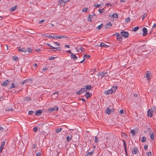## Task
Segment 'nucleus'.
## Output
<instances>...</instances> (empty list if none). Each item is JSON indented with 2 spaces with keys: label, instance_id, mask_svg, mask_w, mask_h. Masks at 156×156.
I'll use <instances>...</instances> for the list:
<instances>
[{
  "label": "nucleus",
  "instance_id": "09e8293b",
  "mask_svg": "<svg viewBox=\"0 0 156 156\" xmlns=\"http://www.w3.org/2000/svg\"><path fill=\"white\" fill-rule=\"evenodd\" d=\"M13 110V108H6L5 110V111H12Z\"/></svg>",
  "mask_w": 156,
  "mask_h": 156
},
{
  "label": "nucleus",
  "instance_id": "ea45409f",
  "mask_svg": "<svg viewBox=\"0 0 156 156\" xmlns=\"http://www.w3.org/2000/svg\"><path fill=\"white\" fill-rule=\"evenodd\" d=\"M130 133L133 135H135L136 133L134 129H132L131 130Z\"/></svg>",
  "mask_w": 156,
  "mask_h": 156
},
{
  "label": "nucleus",
  "instance_id": "dca6fc26",
  "mask_svg": "<svg viewBox=\"0 0 156 156\" xmlns=\"http://www.w3.org/2000/svg\"><path fill=\"white\" fill-rule=\"evenodd\" d=\"M138 151L137 148L134 147L133 148V150L132 151V153L133 154H136L137 153Z\"/></svg>",
  "mask_w": 156,
  "mask_h": 156
},
{
  "label": "nucleus",
  "instance_id": "9b49d317",
  "mask_svg": "<svg viewBox=\"0 0 156 156\" xmlns=\"http://www.w3.org/2000/svg\"><path fill=\"white\" fill-rule=\"evenodd\" d=\"M143 31V35L144 36H145L147 34V28L145 27H144L142 29Z\"/></svg>",
  "mask_w": 156,
  "mask_h": 156
},
{
  "label": "nucleus",
  "instance_id": "58836bf2",
  "mask_svg": "<svg viewBox=\"0 0 156 156\" xmlns=\"http://www.w3.org/2000/svg\"><path fill=\"white\" fill-rule=\"evenodd\" d=\"M62 129V128H59L57 129H55V132L57 133H58L61 132Z\"/></svg>",
  "mask_w": 156,
  "mask_h": 156
},
{
  "label": "nucleus",
  "instance_id": "de8ad7c7",
  "mask_svg": "<svg viewBox=\"0 0 156 156\" xmlns=\"http://www.w3.org/2000/svg\"><path fill=\"white\" fill-rule=\"evenodd\" d=\"M56 58L54 57H49L48 59L50 60H54Z\"/></svg>",
  "mask_w": 156,
  "mask_h": 156
},
{
  "label": "nucleus",
  "instance_id": "49530a36",
  "mask_svg": "<svg viewBox=\"0 0 156 156\" xmlns=\"http://www.w3.org/2000/svg\"><path fill=\"white\" fill-rule=\"evenodd\" d=\"M130 20V19L129 17H128L125 20V21L127 22V23L129 22Z\"/></svg>",
  "mask_w": 156,
  "mask_h": 156
},
{
  "label": "nucleus",
  "instance_id": "4468645a",
  "mask_svg": "<svg viewBox=\"0 0 156 156\" xmlns=\"http://www.w3.org/2000/svg\"><path fill=\"white\" fill-rule=\"evenodd\" d=\"M42 113V111L41 109H39L37 111L36 113H35V115H36L38 116L41 115Z\"/></svg>",
  "mask_w": 156,
  "mask_h": 156
},
{
  "label": "nucleus",
  "instance_id": "6ab92c4d",
  "mask_svg": "<svg viewBox=\"0 0 156 156\" xmlns=\"http://www.w3.org/2000/svg\"><path fill=\"white\" fill-rule=\"evenodd\" d=\"M71 57L74 60H76L77 58V57L76 56V55L73 54V53H72L71 54Z\"/></svg>",
  "mask_w": 156,
  "mask_h": 156
},
{
  "label": "nucleus",
  "instance_id": "2eb2a0df",
  "mask_svg": "<svg viewBox=\"0 0 156 156\" xmlns=\"http://www.w3.org/2000/svg\"><path fill=\"white\" fill-rule=\"evenodd\" d=\"M112 91V90H111V89L105 91V94H111L113 93Z\"/></svg>",
  "mask_w": 156,
  "mask_h": 156
},
{
  "label": "nucleus",
  "instance_id": "bb28decb",
  "mask_svg": "<svg viewBox=\"0 0 156 156\" xmlns=\"http://www.w3.org/2000/svg\"><path fill=\"white\" fill-rule=\"evenodd\" d=\"M72 139V136L71 135H68L67 136L66 138V140L68 142L70 141Z\"/></svg>",
  "mask_w": 156,
  "mask_h": 156
},
{
  "label": "nucleus",
  "instance_id": "c756f323",
  "mask_svg": "<svg viewBox=\"0 0 156 156\" xmlns=\"http://www.w3.org/2000/svg\"><path fill=\"white\" fill-rule=\"evenodd\" d=\"M117 88V87H115L113 86L112 87V88L111 89V90H112V92L113 93L116 90Z\"/></svg>",
  "mask_w": 156,
  "mask_h": 156
},
{
  "label": "nucleus",
  "instance_id": "cd10ccee",
  "mask_svg": "<svg viewBox=\"0 0 156 156\" xmlns=\"http://www.w3.org/2000/svg\"><path fill=\"white\" fill-rule=\"evenodd\" d=\"M150 73L148 71H147V74L146 75V77L147 78L148 80H149L150 79Z\"/></svg>",
  "mask_w": 156,
  "mask_h": 156
},
{
  "label": "nucleus",
  "instance_id": "c03bdc74",
  "mask_svg": "<svg viewBox=\"0 0 156 156\" xmlns=\"http://www.w3.org/2000/svg\"><path fill=\"white\" fill-rule=\"evenodd\" d=\"M105 11V9H99L98 10V11L100 13H102L104 12Z\"/></svg>",
  "mask_w": 156,
  "mask_h": 156
},
{
  "label": "nucleus",
  "instance_id": "1a4fd4ad",
  "mask_svg": "<svg viewBox=\"0 0 156 156\" xmlns=\"http://www.w3.org/2000/svg\"><path fill=\"white\" fill-rule=\"evenodd\" d=\"M149 134L151 140H154V135L153 132L152 130L150 131L149 132Z\"/></svg>",
  "mask_w": 156,
  "mask_h": 156
},
{
  "label": "nucleus",
  "instance_id": "72a5a7b5",
  "mask_svg": "<svg viewBox=\"0 0 156 156\" xmlns=\"http://www.w3.org/2000/svg\"><path fill=\"white\" fill-rule=\"evenodd\" d=\"M22 52H27V49L26 48H22L21 49H20V50Z\"/></svg>",
  "mask_w": 156,
  "mask_h": 156
},
{
  "label": "nucleus",
  "instance_id": "473e14b6",
  "mask_svg": "<svg viewBox=\"0 0 156 156\" xmlns=\"http://www.w3.org/2000/svg\"><path fill=\"white\" fill-rule=\"evenodd\" d=\"M139 29V27H134L132 29V31H136Z\"/></svg>",
  "mask_w": 156,
  "mask_h": 156
},
{
  "label": "nucleus",
  "instance_id": "f257e3e1",
  "mask_svg": "<svg viewBox=\"0 0 156 156\" xmlns=\"http://www.w3.org/2000/svg\"><path fill=\"white\" fill-rule=\"evenodd\" d=\"M84 49L82 47H80L79 48V52H80V53H81V52H83V55H84V56H83V59L82 60L80 61V62H79V63H82L83 62V61H84L85 59L87 58L88 59L90 58V56L89 55H85V53H84Z\"/></svg>",
  "mask_w": 156,
  "mask_h": 156
},
{
  "label": "nucleus",
  "instance_id": "4be33fe9",
  "mask_svg": "<svg viewBox=\"0 0 156 156\" xmlns=\"http://www.w3.org/2000/svg\"><path fill=\"white\" fill-rule=\"evenodd\" d=\"M98 76L100 75L101 76V78L105 76L104 74V72H100L98 73Z\"/></svg>",
  "mask_w": 156,
  "mask_h": 156
},
{
  "label": "nucleus",
  "instance_id": "b1692460",
  "mask_svg": "<svg viewBox=\"0 0 156 156\" xmlns=\"http://www.w3.org/2000/svg\"><path fill=\"white\" fill-rule=\"evenodd\" d=\"M86 88V90H89L91 89L92 87L90 85H87L86 86H84Z\"/></svg>",
  "mask_w": 156,
  "mask_h": 156
},
{
  "label": "nucleus",
  "instance_id": "338daca9",
  "mask_svg": "<svg viewBox=\"0 0 156 156\" xmlns=\"http://www.w3.org/2000/svg\"><path fill=\"white\" fill-rule=\"evenodd\" d=\"M54 43L55 44L58 46H59L60 45V43H58V42H54Z\"/></svg>",
  "mask_w": 156,
  "mask_h": 156
},
{
  "label": "nucleus",
  "instance_id": "412c9836",
  "mask_svg": "<svg viewBox=\"0 0 156 156\" xmlns=\"http://www.w3.org/2000/svg\"><path fill=\"white\" fill-rule=\"evenodd\" d=\"M100 46L101 47H104L105 48L108 47L109 46V45H108L102 42L100 44Z\"/></svg>",
  "mask_w": 156,
  "mask_h": 156
},
{
  "label": "nucleus",
  "instance_id": "7ed1b4c3",
  "mask_svg": "<svg viewBox=\"0 0 156 156\" xmlns=\"http://www.w3.org/2000/svg\"><path fill=\"white\" fill-rule=\"evenodd\" d=\"M121 34L122 36L125 38H127L129 37V34L127 31H121Z\"/></svg>",
  "mask_w": 156,
  "mask_h": 156
},
{
  "label": "nucleus",
  "instance_id": "9d476101",
  "mask_svg": "<svg viewBox=\"0 0 156 156\" xmlns=\"http://www.w3.org/2000/svg\"><path fill=\"white\" fill-rule=\"evenodd\" d=\"M86 99H87L90 97L92 96V94L90 93L89 91H87L86 92V94L84 95Z\"/></svg>",
  "mask_w": 156,
  "mask_h": 156
},
{
  "label": "nucleus",
  "instance_id": "a19ab883",
  "mask_svg": "<svg viewBox=\"0 0 156 156\" xmlns=\"http://www.w3.org/2000/svg\"><path fill=\"white\" fill-rule=\"evenodd\" d=\"M38 130V127L37 126H35L33 128V131L34 132H36Z\"/></svg>",
  "mask_w": 156,
  "mask_h": 156
},
{
  "label": "nucleus",
  "instance_id": "aec40b11",
  "mask_svg": "<svg viewBox=\"0 0 156 156\" xmlns=\"http://www.w3.org/2000/svg\"><path fill=\"white\" fill-rule=\"evenodd\" d=\"M17 5H15L13 7H11L10 9V11L11 12L14 11L16 10V9L17 8Z\"/></svg>",
  "mask_w": 156,
  "mask_h": 156
},
{
  "label": "nucleus",
  "instance_id": "423d86ee",
  "mask_svg": "<svg viewBox=\"0 0 156 156\" xmlns=\"http://www.w3.org/2000/svg\"><path fill=\"white\" fill-rule=\"evenodd\" d=\"M153 111L151 110L150 109H149L147 112L148 116L150 117H152L153 116Z\"/></svg>",
  "mask_w": 156,
  "mask_h": 156
},
{
  "label": "nucleus",
  "instance_id": "393cba45",
  "mask_svg": "<svg viewBox=\"0 0 156 156\" xmlns=\"http://www.w3.org/2000/svg\"><path fill=\"white\" fill-rule=\"evenodd\" d=\"M12 59L14 61H17L19 60L18 57L15 56H13L12 57Z\"/></svg>",
  "mask_w": 156,
  "mask_h": 156
},
{
  "label": "nucleus",
  "instance_id": "39448f33",
  "mask_svg": "<svg viewBox=\"0 0 156 156\" xmlns=\"http://www.w3.org/2000/svg\"><path fill=\"white\" fill-rule=\"evenodd\" d=\"M116 35L117 40L119 42H121L122 40V35H120L118 33H116Z\"/></svg>",
  "mask_w": 156,
  "mask_h": 156
},
{
  "label": "nucleus",
  "instance_id": "69168bd1",
  "mask_svg": "<svg viewBox=\"0 0 156 156\" xmlns=\"http://www.w3.org/2000/svg\"><path fill=\"white\" fill-rule=\"evenodd\" d=\"M55 49H57V50L58 51H61V48L59 47L58 48H55Z\"/></svg>",
  "mask_w": 156,
  "mask_h": 156
},
{
  "label": "nucleus",
  "instance_id": "052dcab7",
  "mask_svg": "<svg viewBox=\"0 0 156 156\" xmlns=\"http://www.w3.org/2000/svg\"><path fill=\"white\" fill-rule=\"evenodd\" d=\"M36 154L37 156H41V153L40 152L36 153Z\"/></svg>",
  "mask_w": 156,
  "mask_h": 156
},
{
  "label": "nucleus",
  "instance_id": "e433bc0d",
  "mask_svg": "<svg viewBox=\"0 0 156 156\" xmlns=\"http://www.w3.org/2000/svg\"><path fill=\"white\" fill-rule=\"evenodd\" d=\"M41 36L42 37H46L50 38V35H47L45 34H41Z\"/></svg>",
  "mask_w": 156,
  "mask_h": 156
},
{
  "label": "nucleus",
  "instance_id": "7c9ffc66",
  "mask_svg": "<svg viewBox=\"0 0 156 156\" xmlns=\"http://www.w3.org/2000/svg\"><path fill=\"white\" fill-rule=\"evenodd\" d=\"M15 86L14 83V82H13L12 83L11 85L9 87V89H11L12 88L15 87Z\"/></svg>",
  "mask_w": 156,
  "mask_h": 156
},
{
  "label": "nucleus",
  "instance_id": "5fc2aeb1",
  "mask_svg": "<svg viewBox=\"0 0 156 156\" xmlns=\"http://www.w3.org/2000/svg\"><path fill=\"white\" fill-rule=\"evenodd\" d=\"M48 68V67L47 66H46V67L43 68L42 70L44 71H46V70H47Z\"/></svg>",
  "mask_w": 156,
  "mask_h": 156
},
{
  "label": "nucleus",
  "instance_id": "f03ea898",
  "mask_svg": "<svg viewBox=\"0 0 156 156\" xmlns=\"http://www.w3.org/2000/svg\"><path fill=\"white\" fill-rule=\"evenodd\" d=\"M55 110H58V108L56 106H54L53 108H50L47 110L50 113L52 112Z\"/></svg>",
  "mask_w": 156,
  "mask_h": 156
},
{
  "label": "nucleus",
  "instance_id": "864d4df0",
  "mask_svg": "<svg viewBox=\"0 0 156 156\" xmlns=\"http://www.w3.org/2000/svg\"><path fill=\"white\" fill-rule=\"evenodd\" d=\"M144 149L145 150H147L148 148L147 145H145L144 146Z\"/></svg>",
  "mask_w": 156,
  "mask_h": 156
},
{
  "label": "nucleus",
  "instance_id": "ddd939ff",
  "mask_svg": "<svg viewBox=\"0 0 156 156\" xmlns=\"http://www.w3.org/2000/svg\"><path fill=\"white\" fill-rule=\"evenodd\" d=\"M86 91V88H85V86L83 88H81V89L79 90V95H80L82 93Z\"/></svg>",
  "mask_w": 156,
  "mask_h": 156
},
{
  "label": "nucleus",
  "instance_id": "8fccbe9b",
  "mask_svg": "<svg viewBox=\"0 0 156 156\" xmlns=\"http://www.w3.org/2000/svg\"><path fill=\"white\" fill-rule=\"evenodd\" d=\"M101 5V4H96V3H95L94 5V6L97 8H98Z\"/></svg>",
  "mask_w": 156,
  "mask_h": 156
},
{
  "label": "nucleus",
  "instance_id": "2f4dec72",
  "mask_svg": "<svg viewBox=\"0 0 156 156\" xmlns=\"http://www.w3.org/2000/svg\"><path fill=\"white\" fill-rule=\"evenodd\" d=\"M30 80H31V79H28V80H25L22 83L21 82V83L22 84H25V83H26L27 82L29 81Z\"/></svg>",
  "mask_w": 156,
  "mask_h": 156
},
{
  "label": "nucleus",
  "instance_id": "774afa93",
  "mask_svg": "<svg viewBox=\"0 0 156 156\" xmlns=\"http://www.w3.org/2000/svg\"><path fill=\"white\" fill-rule=\"evenodd\" d=\"M123 109H122L120 111V114H123Z\"/></svg>",
  "mask_w": 156,
  "mask_h": 156
},
{
  "label": "nucleus",
  "instance_id": "37998d69",
  "mask_svg": "<svg viewBox=\"0 0 156 156\" xmlns=\"http://www.w3.org/2000/svg\"><path fill=\"white\" fill-rule=\"evenodd\" d=\"M87 8H84L82 9V11L83 12H87Z\"/></svg>",
  "mask_w": 156,
  "mask_h": 156
},
{
  "label": "nucleus",
  "instance_id": "680f3d73",
  "mask_svg": "<svg viewBox=\"0 0 156 156\" xmlns=\"http://www.w3.org/2000/svg\"><path fill=\"white\" fill-rule=\"evenodd\" d=\"M80 77H81L83 79L84 77V75L83 74H80Z\"/></svg>",
  "mask_w": 156,
  "mask_h": 156
},
{
  "label": "nucleus",
  "instance_id": "3c124183",
  "mask_svg": "<svg viewBox=\"0 0 156 156\" xmlns=\"http://www.w3.org/2000/svg\"><path fill=\"white\" fill-rule=\"evenodd\" d=\"M34 113V112L32 110L28 112V115H30Z\"/></svg>",
  "mask_w": 156,
  "mask_h": 156
},
{
  "label": "nucleus",
  "instance_id": "79ce46f5",
  "mask_svg": "<svg viewBox=\"0 0 156 156\" xmlns=\"http://www.w3.org/2000/svg\"><path fill=\"white\" fill-rule=\"evenodd\" d=\"M27 52H28V53H31L32 52V50L31 48L30 47H28L27 48Z\"/></svg>",
  "mask_w": 156,
  "mask_h": 156
},
{
  "label": "nucleus",
  "instance_id": "0eeeda50",
  "mask_svg": "<svg viewBox=\"0 0 156 156\" xmlns=\"http://www.w3.org/2000/svg\"><path fill=\"white\" fill-rule=\"evenodd\" d=\"M114 109H111L110 108H109V107H108L107 108L106 110V113L109 115L111 114L112 112H114Z\"/></svg>",
  "mask_w": 156,
  "mask_h": 156
},
{
  "label": "nucleus",
  "instance_id": "f704fd0d",
  "mask_svg": "<svg viewBox=\"0 0 156 156\" xmlns=\"http://www.w3.org/2000/svg\"><path fill=\"white\" fill-rule=\"evenodd\" d=\"M31 98L30 97H26L24 99V101H31Z\"/></svg>",
  "mask_w": 156,
  "mask_h": 156
},
{
  "label": "nucleus",
  "instance_id": "c9c22d12",
  "mask_svg": "<svg viewBox=\"0 0 156 156\" xmlns=\"http://www.w3.org/2000/svg\"><path fill=\"white\" fill-rule=\"evenodd\" d=\"M112 17L114 18H118V14L116 13H113L112 15Z\"/></svg>",
  "mask_w": 156,
  "mask_h": 156
},
{
  "label": "nucleus",
  "instance_id": "bf43d9fd",
  "mask_svg": "<svg viewBox=\"0 0 156 156\" xmlns=\"http://www.w3.org/2000/svg\"><path fill=\"white\" fill-rule=\"evenodd\" d=\"M106 5H107L108 6H110L111 7L112 6V4L110 3H107L106 4Z\"/></svg>",
  "mask_w": 156,
  "mask_h": 156
},
{
  "label": "nucleus",
  "instance_id": "603ef678",
  "mask_svg": "<svg viewBox=\"0 0 156 156\" xmlns=\"http://www.w3.org/2000/svg\"><path fill=\"white\" fill-rule=\"evenodd\" d=\"M67 37H66V36H59V38H60V39L61 38H66Z\"/></svg>",
  "mask_w": 156,
  "mask_h": 156
},
{
  "label": "nucleus",
  "instance_id": "6e6552de",
  "mask_svg": "<svg viewBox=\"0 0 156 156\" xmlns=\"http://www.w3.org/2000/svg\"><path fill=\"white\" fill-rule=\"evenodd\" d=\"M58 4L60 5V6H63L66 3V2H64V0H58Z\"/></svg>",
  "mask_w": 156,
  "mask_h": 156
},
{
  "label": "nucleus",
  "instance_id": "a18cd8bd",
  "mask_svg": "<svg viewBox=\"0 0 156 156\" xmlns=\"http://www.w3.org/2000/svg\"><path fill=\"white\" fill-rule=\"evenodd\" d=\"M93 152H88L87 154V156H91L92 154H93Z\"/></svg>",
  "mask_w": 156,
  "mask_h": 156
},
{
  "label": "nucleus",
  "instance_id": "6e6d98bb",
  "mask_svg": "<svg viewBox=\"0 0 156 156\" xmlns=\"http://www.w3.org/2000/svg\"><path fill=\"white\" fill-rule=\"evenodd\" d=\"M96 69H92L90 72V73H91L92 72H93V73H94V72L96 71Z\"/></svg>",
  "mask_w": 156,
  "mask_h": 156
},
{
  "label": "nucleus",
  "instance_id": "f8f14e48",
  "mask_svg": "<svg viewBox=\"0 0 156 156\" xmlns=\"http://www.w3.org/2000/svg\"><path fill=\"white\" fill-rule=\"evenodd\" d=\"M5 141H3L1 145V146L0 147V152L2 153V152L3 150L4 149V146L5 145Z\"/></svg>",
  "mask_w": 156,
  "mask_h": 156
},
{
  "label": "nucleus",
  "instance_id": "4d7b16f0",
  "mask_svg": "<svg viewBox=\"0 0 156 156\" xmlns=\"http://www.w3.org/2000/svg\"><path fill=\"white\" fill-rule=\"evenodd\" d=\"M147 16V14H146V13H145V14L143 15V17H142V20H144V19L145 18L146 16Z\"/></svg>",
  "mask_w": 156,
  "mask_h": 156
},
{
  "label": "nucleus",
  "instance_id": "4c0bfd02",
  "mask_svg": "<svg viewBox=\"0 0 156 156\" xmlns=\"http://www.w3.org/2000/svg\"><path fill=\"white\" fill-rule=\"evenodd\" d=\"M46 44L48 46H49L50 48L51 49H55V47H54L53 46H51L50 44L47 43Z\"/></svg>",
  "mask_w": 156,
  "mask_h": 156
},
{
  "label": "nucleus",
  "instance_id": "f3484780",
  "mask_svg": "<svg viewBox=\"0 0 156 156\" xmlns=\"http://www.w3.org/2000/svg\"><path fill=\"white\" fill-rule=\"evenodd\" d=\"M92 14V15L91 14H89L88 16V18H92L93 17H94V16L95 17V18H96L97 17V16L95 14V13L94 12H93L91 13Z\"/></svg>",
  "mask_w": 156,
  "mask_h": 156
},
{
  "label": "nucleus",
  "instance_id": "0e129e2a",
  "mask_svg": "<svg viewBox=\"0 0 156 156\" xmlns=\"http://www.w3.org/2000/svg\"><path fill=\"white\" fill-rule=\"evenodd\" d=\"M52 35H53L52 36V35H50V38H55V35H54L53 34H52Z\"/></svg>",
  "mask_w": 156,
  "mask_h": 156
},
{
  "label": "nucleus",
  "instance_id": "e2e57ef3",
  "mask_svg": "<svg viewBox=\"0 0 156 156\" xmlns=\"http://www.w3.org/2000/svg\"><path fill=\"white\" fill-rule=\"evenodd\" d=\"M148 156H151V151L148 152L147 154Z\"/></svg>",
  "mask_w": 156,
  "mask_h": 156
},
{
  "label": "nucleus",
  "instance_id": "a878e982",
  "mask_svg": "<svg viewBox=\"0 0 156 156\" xmlns=\"http://www.w3.org/2000/svg\"><path fill=\"white\" fill-rule=\"evenodd\" d=\"M122 141L123 143V146L124 147V150L125 151H126V149H127L126 148V141L125 140H123Z\"/></svg>",
  "mask_w": 156,
  "mask_h": 156
},
{
  "label": "nucleus",
  "instance_id": "a211bd4d",
  "mask_svg": "<svg viewBox=\"0 0 156 156\" xmlns=\"http://www.w3.org/2000/svg\"><path fill=\"white\" fill-rule=\"evenodd\" d=\"M112 24L110 22H109L107 23L105 26V29L111 27L112 26Z\"/></svg>",
  "mask_w": 156,
  "mask_h": 156
},
{
  "label": "nucleus",
  "instance_id": "c85d7f7f",
  "mask_svg": "<svg viewBox=\"0 0 156 156\" xmlns=\"http://www.w3.org/2000/svg\"><path fill=\"white\" fill-rule=\"evenodd\" d=\"M147 140V138L144 136H143L141 138V142L142 143L145 142Z\"/></svg>",
  "mask_w": 156,
  "mask_h": 156
},
{
  "label": "nucleus",
  "instance_id": "13d9d810",
  "mask_svg": "<svg viewBox=\"0 0 156 156\" xmlns=\"http://www.w3.org/2000/svg\"><path fill=\"white\" fill-rule=\"evenodd\" d=\"M81 100H82L83 102L86 101V100L84 99L83 98H80L79 99V101H80Z\"/></svg>",
  "mask_w": 156,
  "mask_h": 156
},
{
  "label": "nucleus",
  "instance_id": "20e7f679",
  "mask_svg": "<svg viewBox=\"0 0 156 156\" xmlns=\"http://www.w3.org/2000/svg\"><path fill=\"white\" fill-rule=\"evenodd\" d=\"M9 81L6 80L5 81L2 82L1 83V85L2 86L6 87L8 85L9 83Z\"/></svg>",
  "mask_w": 156,
  "mask_h": 156
},
{
  "label": "nucleus",
  "instance_id": "5701e85b",
  "mask_svg": "<svg viewBox=\"0 0 156 156\" xmlns=\"http://www.w3.org/2000/svg\"><path fill=\"white\" fill-rule=\"evenodd\" d=\"M103 26V24L102 23H101L100 25L96 27V29H97L98 30H100Z\"/></svg>",
  "mask_w": 156,
  "mask_h": 156
}]
</instances>
